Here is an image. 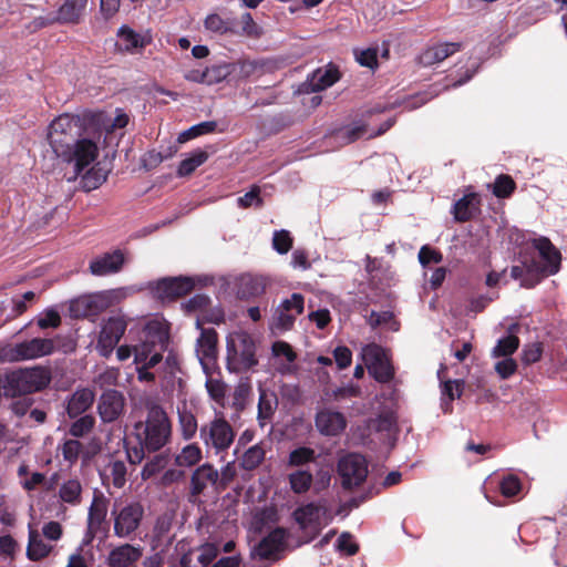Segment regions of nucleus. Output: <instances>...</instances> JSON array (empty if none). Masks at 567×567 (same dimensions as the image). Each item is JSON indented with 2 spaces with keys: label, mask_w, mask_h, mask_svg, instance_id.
Wrapping results in <instances>:
<instances>
[{
  "label": "nucleus",
  "mask_w": 567,
  "mask_h": 567,
  "mask_svg": "<svg viewBox=\"0 0 567 567\" xmlns=\"http://www.w3.org/2000/svg\"><path fill=\"white\" fill-rule=\"evenodd\" d=\"M144 420L133 424L132 437L135 445H126V455L131 464H140L146 453L161 451L172 437V424L164 409L155 403L147 402Z\"/></svg>",
  "instance_id": "f257e3e1"
},
{
  "label": "nucleus",
  "mask_w": 567,
  "mask_h": 567,
  "mask_svg": "<svg viewBox=\"0 0 567 567\" xmlns=\"http://www.w3.org/2000/svg\"><path fill=\"white\" fill-rule=\"evenodd\" d=\"M78 132V121L69 115H61L50 124L48 134L54 154L66 163H74L75 175L92 164L99 154V147L93 141H74Z\"/></svg>",
  "instance_id": "f03ea898"
},
{
  "label": "nucleus",
  "mask_w": 567,
  "mask_h": 567,
  "mask_svg": "<svg viewBox=\"0 0 567 567\" xmlns=\"http://www.w3.org/2000/svg\"><path fill=\"white\" fill-rule=\"evenodd\" d=\"M539 251V259H533L524 267L513 266L511 276L513 279H520V286L533 288L544 276L555 275L559 271L561 256L546 237H540L534 241Z\"/></svg>",
  "instance_id": "7ed1b4c3"
},
{
  "label": "nucleus",
  "mask_w": 567,
  "mask_h": 567,
  "mask_svg": "<svg viewBox=\"0 0 567 567\" xmlns=\"http://www.w3.org/2000/svg\"><path fill=\"white\" fill-rule=\"evenodd\" d=\"M52 380L47 367L18 369L0 380V393L6 398H17L45 389Z\"/></svg>",
  "instance_id": "20e7f679"
},
{
  "label": "nucleus",
  "mask_w": 567,
  "mask_h": 567,
  "mask_svg": "<svg viewBox=\"0 0 567 567\" xmlns=\"http://www.w3.org/2000/svg\"><path fill=\"white\" fill-rule=\"evenodd\" d=\"M256 342L246 331H234L226 339V363L231 372H246L258 363Z\"/></svg>",
  "instance_id": "39448f33"
},
{
  "label": "nucleus",
  "mask_w": 567,
  "mask_h": 567,
  "mask_svg": "<svg viewBox=\"0 0 567 567\" xmlns=\"http://www.w3.org/2000/svg\"><path fill=\"white\" fill-rule=\"evenodd\" d=\"M199 439L207 451L213 450L218 454L230 447L235 440V431L221 414H216L199 427Z\"/></svg>",
  "instance_id": "423d86ee"
},
{
  "label": "nucleus",
  "mask_w": 567,
  "mask_h": 567,
  "mask_svg": "<svg viewBox=\"0 0 567 567\" xmlns=\"http://www.w3.org/2000/svg\"><path fill=\"white\" fill-rule=\"evenodd\" d=\"M111 514L114 519V535L120 538H128L141 526L145 508L141 502L130 501L116 504Z\"/></svg>",
  "instance_id": "0eeeda50"
},
{
  "label": "nucleus",
  "mask_w": 567,
  "mask_h": 567,
  "mask_svg": "<svg viewBox=\"0 0 567 567\" xmlns=\"http://www.w3.org/2000/svg\"><path fill=\"white\" fill-rule=\"evenodd\" d=\"M168 339L165 323L157 320L150 321L145 327V340L133 349L135 363L141 364L158 349L166 350Z\"/></svg>",
  "instance_id": "6e6552de"
},
{
  "label": "nucleus",
  "mask_w": 567,
  "mask_h": 567,
  "mask_svg": "<svg viewBox=\"0 0 567 567\" xmlns=\"http://www.w3.org/2000/svg\"><path fill=\"white\" fill-rule=\"evenodd\" d=\"M127 328V320L123 315H114L103 320L97 337L96 350L100 355L109 358L118 344Z\"/></svg>",
  "instance_id": "1a4fd4ad"
},
{
  "label": "nucleus",
  "mask_w": 567,
  "mask_h": 567,
  "mask_svg": "<svg viewBox=\"0 0 567 567\" xmlns=\"http://www.w3.org/2000/svg\"><path fill=\"white\" fill-rule=\"evenodd\" d=\"M361 357L369 373L379 382L392 380L394 372L385 351L378 344H367L361 350Z\"/></svg>",
  "instance_id": "9d476101"
},
{
  "label": "nucleus",
  "mask_w": 567,
  "mask_h": 567,
  "mask_svg": "<svg viewBox=\"0 0 567 567\" xmlns=\"http://www.w3.org/2000/svg\"><path fill=\"white\" fill-rule=\"evenodd\" d=\"M55 350V342L48 338H33L14 344L8 351V360L11 362L34 360L50 355Z\"/></svg>",
  "instance_id": "9b49d317"
},
{
  "label": "nucleus",
  "mask_w": 567,
  "mask_h": 567,
  "mask_svg": "<svg viewBox=\"0 0 567 567\" xmlns=\"http://www.w3.org/2000/svg\"><path fill=\"white\" fill-rule=\"evenodd\" d=\"M301 529L318 534L329 522L328 508L322 502H310L297 507L292 514Z\"/></svg>",
  "instance_id": "f8f14e48"
},
{
  "label": "nucleus",
  "mask_w": 567,
  "mask_h": 567,
  "mask_svg": "<svg viewBox=\"0 0 567 567\" xmlns=\"http://www.w3.org/2000/svg\"><path fill=\"white\" fill-rule=\"evenodd\" d=\"M338 472L342 480L344 488L359 486L368 475V465L365 458L357 453H350L340 458Z\"/></svg>",
  "instance_id": "ddd939ff"
},
{
  "label": "nucleus",
  "mask_w": 567,
  "mask_h": 567,
  "mask_svg": "<svg viewBox=\"0 0 567 567\" xmlns=\"http://www.w3.org/2000/svg\"><path fill=\"white\" fill-rule=\"evenodd\" d=\"M303 302L300 293H292L290 298L282 300L275 310L272 328L279 331L290 330L296 318L303 311Z\"/></svg>",
  "instance_id": "4468645a"
},
{
  "label": "nucleus",
  "mask_w": 567,
  "mask_h": 567,
  "mask_svg": "<svg viewBox=\"0 0 567 567\" xmlns=\"http://www.w3.org/2000/svg\"><path fill=\"white\" fill-rule=\"evenodd\" d=\"M97 414L103 423H114L125 413V398L122 392L110 389L104 391L96 405Z\"/></svg>",
  "instance_id": "2eb2a0df"
},
{
  "label": "nucleus",
  "mask_w": 567,
  "mask_h": 567,
  "mask_svg": "<svg viewBox=\"0 0 567 567\" xmlns=\"http://www.w3.org/2000/svg\"><path fill=\"white\" fill-rule=\"evenodd\" d=\"M112 305V298L106 292L87 295L73 300L70 307L74 317H96Z\"/></svg>",
  "instance_id": "dca6fc26"
},
{
  "label": "nucleus",
  "mask_w": 567,
  "mask_h": 567,
  "mask_svg": "<svg viewBox=\"0 0 567 567\" xmlns=\"http://www.w3.org/2000/svg\"><path fill=\"white\" fill-rule=\"evenodd\" d=\"M286 533L282 528H276L264 537L257 546L254 547L251 556L260 560L279 558V554L285 548Z\"/></svg>",
  "instance_id": "f3484780"
},
{
  "label": "nucleus",
  "mask_w": 567,
  "mask_h": 567,
  "mask_svg": "<svg viewBox=\"0 0 567 567\" xmlns=\"http://www.w3.org/2000/svg\"><path fill=\"white\" fill-rule=\"evenodd\" d=\"M193 289V282L186 277L163 278L156 281L152 288L156 298L174 299L188 293Z\"/></svg>",
  "instance_id": "a211bd4d"
},
{
  "label": "nucleus",
  "mask_w": 567,
  "mask_h": 567,
  "mask_svg": "<svg viewBox=\"0 0 567 567\" xmlns=\"http://www.w3.org/2000/svg\"><path fill=\"white\" fill-rule=\"evenodd\" d=\"M315 421L317 430L328 436L340 434L347 426L344 415L331 409L318 411Z\"/></svg>",
  "instance_id": "6ab92c4d"
},
{
  "label": "nucleus",
  "mask_w": 567,
  "mask_h": 567,
  "mask_svg": "<svg viewBox=\"0 0 567 567\" xmlns=\"http://www.w3.org/2000/svg\"><path fill=\"white\" fill-rule=\"evenodd\" d=\"M143 549L140 546L123 544L112 549L107 556L110 567H136L142 558Z\"/></svg>",
  "instance_id": "aec40b11"
},
{
  "label": "nucleus",
  "mask_w": 567,
  "mask_h": 567,
  "mask_svg": "<svg viewBox=\"0 0 567 567\" xmlns=\"http://www.w3.org/2000/svg\"><path fill=\"white\" fill-rule=\"evenodd\" d=\"M219 478L218 471L209 463L198 466L190 476V494L196 496L214 486Z\"/></svg>",
  "instance_id": "412c9836"
},
{
  "label": "nucleus",
  "mask_w": 567,
  "mask_h": 567,
  "mask_svg": "<svg viewBox=\"0 0 567 567\" xmlns=\"http://www.w3.org/2000/svg\"><path fill=\"white\" fill-rule=\"evenodd\" d=\"M117 45L121 50L126 51L128 53H136L140 50L144 49L148 43H151L152 38L148 34H141L134 31L128 25H122L117 30Z\"/></svg>",
  "instance_id": "4be33fe9"
},
{
  "label": "nucleus",
  "mask_w": 567,
  "mask_h": 567,
  "mask_svg": "<svg viewBox=\"0 0 567 567\" xmlns=\"http://www.w3.org/2000/svg\"><path fill=\"white\" fill-rule=\"evenodd\" d=\"M124 256L120 250L106 252L90 262V271L94 276H107L121 270Z\"/></svg>",
  "instance_id": "5701e85b"
},
{
  "label": "nucleus",
  "mask_w": 567,
  "mask_h": 567,
  "mask_svg": "<svg viewBox=\"0 0 567 567\" xmlns=\"http://www.w3.org/2000/svg\"><path fill=\"white\" fill-rule=\"evenodd\" d=\"M95 393L89 388L78 389L66 401V413L74 419L85 413L94 403Z\"/></svg>",
  "instance_id": "b1692460"
},
{
  "label": "nucleus",
  "mask_w": 567,
  "mask_h": 567,
  "mask_svg": "<svg viewBox=\"0 0 567 567\" xmlns=\"http://www.w3.org/2000/svg\"><path fill=\"white\" fill-rule=\"evenodd\" d=\"M340 78L339 70L333 64L319 68L308 76L307 85L312 92H319L333 85Z\"/></svg>",
  "instance_id": "393cba45"
},
{
  "label": "nucleus",
  "mask_w": 567,
  "mask_h": 567,
  "mask_svg": "<svg viewBox=\"0 0 567 567\" xmlns=\"http://www.w3.org/2000/svg\"><path fill=\"white\" fill-rule=\"evenodd\" d=\"M173 525V514L164 513L163 515L158 516L153 530H152V538H151V545L153 549H157L159 547H167L173 536L171 534Z\"/></svg>",
  "instance_id": "a878e982"
},
{
  "label": "nucleus",
  "mask_w": 567,
  "mask_h": 567,
  "mask_svg": "<svg viewBox=\"0 0 567 567\" xmlns=\"http://www.w3.org/2000/svg\"><path fill=\"white\" fill-rule=\"evenodd\" d=\"M197 328L200 329V337L197 339L196 352L199 360L203 362L205 359L214 360L217 354L218 334L215 329H204L200 322L197 321Z\"/></svg>",
  "instance_id": "bb28decb"
},
{
  "label": "nucleus",
  "mask_w": 567,
  "mask_h": 567,
  "mask_svg": "<svg viewBox=\"0 0 567 567\" xmlns=\"http://www.w3.org/2000/svg\"><path fill=\"white\" fill-rule=\"evenodd\" d=\"M481 199L475 193L464 195L453 206L452 214L458 223L472 219L480 210Z\"/></svg>",
  "instance_id": "cd10ccee"
},
{
  "label": "nucleus",
  "mask_w": 567,
  "mask_h": 567,
  "mask_svg": "<svg viewBox=\"0 0 567 567\" xmlns=\"http://www.w3.org/2000/svg\"><path fill=\"white\" fill-rule=\"evenodd\" d=\"M461 48H462V44L457 43V42H447V43L436 44L434 47L426 49L421 54L420 59L424 65H426V66L432 65V64L440 63V62L444 61L450 55L458 52L461 50Z\"/></svg>",
  "instance_id": "c85d7f7f"
},
{
  "label": "nucleus",
  "mask_w": 567,
  "mask_h": 567,
  "mask_svg": "<svg viewBox=\"0 0 567 567\" xmlns=\"http://www.w3.org/2000/svg\"><path fill=\"white\" fill-rule=\"evenodd\" d=\"M83 486L79 478H68L61 483L58 492L62 504L78 506L82 502Z\"/></svg>",
  "instance_id": "c756f323"
},
{
  "label": "nucleus",
  "mask_w": 567,
  "mask_h": 567,
  "mask_svg": "<svg viewBox=\"0 0 567 567\" xmlns=\"http://www.w3.org/2000/svg\"><path fill=\"white\" fill-rule=\"evenodd\" d=\"M278 406V399L274 392L260 390L258 402V422L260 426H265L272 417Z\"/></svg>",
  "instance_id": "7c9ffc66"
},
{
  "label": "nucleus",
  "mask_w": 567,
  "mask_h": 567,
  "mask_svg": "<svg viewBox=\"0 0 567 567\" xmlns=\"http://www.w3.org/2000/svg\"><path fill=\"white\" fill-rule=\"evenodd\" d=\"M87 0H65L59 10V20L65 23L79 22Z\"/></svg>",
  "instance_id": "2f4dec72"
},
{
  "label": "nucleus",
  "mask_w": 567,
  "mask_h": 567,
  "mask_svg": "<svg viewBox=\"0 0 567 567\" xmlns=\"http://www.w3.org/2000/svg\"><path fill=\"white\" fill-rule=\"evenodd\" d=\"M52 547L47 545L35 529L30 528L29 530V544L27 547V556L31 560H40L47 557Z\"/></svg>",
  "instance_id": "473e14b6"
},
{
  "label": "nucleus",
  "mask_w": 567,
  "mask_h": 567,
  "mask_svg": "<svg viewBox=\"0 0 567 567\" xmlns=\"http://www.w3.org/2000/svg\"><path fill=\"white\" fill-rule=\"evenodd\" d=\"M202 457V449L196 443H189L175 456V464L179 467H190L196 465Z\"/></svg>",
  "instance_id": "72a5a7b5"
},
{
  "label": "nucleus",
  "mask_w": 567,
  "mask_h": 567,
  "mask_svg": "<svg viewBox=\"0 0 567 567\" xmlns=\"http://www.w3.org/2000/svg\"><path fill=\"white\" fill-rule=\"evenodd\" d=\"M290 488L296 494L307 493L312 483V474L308 471L297 470L288 475Z\"/></svg>",
  "instance_id": "f704fd0d"
},
{
  "label": "nucleus",
  "mask_w": 567,
  "mask_h": 567,
  "mask_svg": "<svg viewBox=\"0 0 567 567\" xmlns=\"http://www.w3.org/2000/svg\"><path fill=\"white\" fill-rule=\"evenodd\" d=\"M265 454V449L260 444H255L243 454L239 465L246 471H252L262 463Z\"/></svg>",
  "instance_id": "c9c22d12"
},
{
  "label": "nucleus",
  "mask_w": 567,
  "mask_h": 567,
  "mask_svg": "<svg viewBox=\"0 0 567 567\" xmlns=\"http://www.w3.org/2000/svg\"><path fill=\"white\" fill-rule=\"evenodd\" d=\"M464 389V382L461 380H449L444 382L442 388L443 394V410L444 412L451 411V402L462 395Z\"/></svg>",
  "instance_id": "e433bc0d"
},
{
  "label": "nucleus",
  "mask_w": 567,
  "mask_h": 567,
  "mask_svg": "<svg viewBox=\"0 0 567 567\" xmlns=\"http://www.w3.org/2000/svg\"><path fill=\"white\" fill-rule=\"evenodd\" d=\"M208 158L205 151L197 150L192 153L187 158L183 159L178 166V175L186 176L192 174L198 166L204 164Z\"/></svg>",
  "instance_id": "4c0bfd02"
},
{
  "label": "nucleus",
  "mask_w": 567,
  "mask_h": 567,
  "mask_svg": "<svg viewBox=\"0 0 567 567\" xmlns=\"http://www.w3.org/2000/svg\"><path fill=\"white\" fill-rule=\"evenodd\" d=\"M178 423L182 432V436L185 440H190L195 436L197 432V421L195 415L186 410H178Z\"/></svg>",
  "instance_id": "58836bf2"
},
{
  "label": "nucleus",
  "mask_w": 567,
  "mask_h": 567,
  "mask_svg": "<svg viewBox=\"0 0 567 567\" xmlns=\"http://www.w3.org/2000/svg\"><path fill=\"white\" fill-rule=\"evenodd\" d=\"M235 65L234 64H218V65H212L209 68L205 69V78H206V84L213 85L217 84L225 79H227L231 72L234 71Z\"/></svg>",
  "instance_id": "ea45409f"
},
{
  "label": "nucleus",
  "mask_w": 567,
  "mask_h": 567,
  "mask_svg": "<svg viewBox=\"0 0 567 567\" xmlns=\"http://www.w3.org/2000/svg\"><path fill=\"white\" fill-rule=\"evenodd\" d=\"M216 127H217V123L215 121L202 122V123L194 125V126L189 127L188 130L182 132L177 137V142L181 144L185 143V142H187L194 137H197L199 135L212 133L216 130Z\"/></svg>",
  "instance_id": "a19ab883"
},
{
  "label": "nucleus",
  "mask_w": 567,
  "mask_h": 567,
  "mask_svg": "<svg viewBox=\"0 0 567 567\" xmlns=\"http://www.w3.org/2000/svg\"><path fill=\"white\" fill-rule=\"evenodd\" d=\"M519 346V339L516 336H508L498 340L492 354L495 358L512 355Z\"/></svg>",
  "instance_id": "79ce46f5"
},
{
  "label": "nucleus",
  "mask_w": 567,
  "mask_h": 567,
  "mask_svg": "<svg viewBox=\"0 0 567 567\" xmlns=\"http://www.w3.org/2000/svg\"><path fill=\"white\" fill-rule=\"evenodd\" d=\"M167 455L159 453L150 458L141 472L143 480H148L159 473L167 464Z\"/></svg>",
  "instance_id": "37998d69"
},
{
  "label": "nucleus",
  "mask_w": 567,
  "mask_h": 567,
  "mask_svg": "<svg viewBox=\"0 0 567 567\" xmlns=\"http://www.w3.org/2000/svg\"><path fill=\"white\" fill-rule=\"evenodd\" d=\"M109 475L115 487L122 488L126 483L127 468L123 461H111L107 465Z\"/></svg>",
  "instance_id": "c03bdc74"
},
{
  "label": "nucleus",
  "mask_w": 567,
  "mask_h": 567,
  "mask_svg": "<svg viewBox=\"0 0 567 567\" xmlns=\"http://www.w3.org/2000/svg\"><path fill=\"white\" fill-rule=\"evenodd\" d=\"M95 425V419L91 414L80 416L70 426V434L74 437H82L89 434Z\"/></svg>",
  "instance_id": "a18cd8bd"
},
{
  "label": "nucleus",
  "mask_w": 567,
  "mask_h": 567,
  "mask_svg": "<svg viewBox=\"0 0 567 567\" xmlns=\"http://www.w3.org/2000/svg\"><path fill=\"white\" fill-rule=\"evenodd\" d=\"M315 450L302 446L290 452L288 464L290 466H302L309 462L315 461Z\"/></svg>",
  "instance_id": "49530a36"
},
{
  "label": "nucleus",
  "mask_w": 567,
  "mask_h": 567,
  "mask_svg": "<svg viewBox=\"0 0 567 567\" xmlns=\"http://www.w3.org/2000/svg\"><path fill=\"white\" fill-rule=\"evenodd\" d=\"M106 515V502L103 495L94 496L89 509V522L100 524Z\"/></svg>",
  "instance_id": "de8ad7c7"
},
{
  "label": "nucleus",
  "mask_w": 567,
  "mask_h": 567,
  "mask_svg": "<svg viewBox=\"0 0 567 567\" xmlns=\"http://www.w3.org/2000/svg\"><path fill=\"white\" fill-rule=\"evenodd\" d=\"M515 189V183L508 175H499L495 183L493 193L496 197L504 198L509 196Z\"/></svg>",
  "instance_id": "09e8293b"
},
{
  "label": "nucleus",
  "mask_w": 567,
  "mask_h": 567,
  "mask_svg": "<svg viewBox=\"0 0 567 567\" xmlns=\"http://www.w3.org/2000/svg\"><path fill=\"white\" fill-rule=\"evenodd\" d=\"M272 247L279 254H287L292 247V238L289 231L282 229L274 233Z\"/></svg>",
  "instance_id": "8fccbe9b"
},
{
  "label": "nucleus",
  "mask_w": 567,
  "mask_h": 567,
  "mask_svg": "<svg viewBox=\"0 0 567 567\" xmlns=\"http://www.w3.org/2000/svg\"><path fill=\"white\" fill-rule=\"evenodd\" d=\"M197 560L203 567H207L218 555L219 549L214 543H206L196 550Z\"/></svg>",
  "instance_id": "3c124183"
},
{
  "label": "nucleus",
  "mask_w": 567,
  "mask_h": 567,
  "mask_svg": "<svg viewBox=\"0 0 567 567\" xmlns=\"http://www.w3.org/2000/svg\"><path fill=\"white\" fill-rule=\"evenodd\" d=\"M374 426L378 432H385L388 435H391L398 430L396 417L391 412L383 413L374 421Z\"/></svg>",
  "instance_id": "603ef678"
},
{
  "label": "nucleus",
  "mask_w": 567,
  "mask_h": 567,
  "mask_svg": "<svg viewBox=\"0 0 567 567\" xmlns=\"http://www.w3.org/2000/svg\"><path fill=\"white\" fill-rule=\"evenodd\" d=\"M106 181V173L103 172L101 168H91L86 172L83 176V183L84 187L87 189H95L97 188L102 183Z\"/></svg>",
  "instance_id": "864d4df0"
},
{
  "label": "nucleus",
  "mask_w": 567,
  "mask_h": 567,
  "mask_svg": "<svg viewBox=\"0 0 567 567\" xmlns=\"http://www.w3.org/2000/svg\"><path fill=\"white\" fill-rule=\"evenodd\" d=\"M231 23L227 20H224L216 13L209 14L205 19V28L209 31L216 33H225L230 30Z\"/></svg>",
  "instance_id": "5fc2aeb1"
},
{
  "label": "nucleus",
  "mask_w": 567,
  "mask_h": 567,
  "mask_svg": "<svg viewBox=\"0 0 567 567\" xmlns=\"http://www.w3.org/2000/svg\"><path fill=\"white\" fill-rule=\"evenodd\" d=\"M120 377V371L114 368H109L101 372L95 379L94 383L100 388L116 385Z\"/></svg>",
  "instance_id": "6e6d98bb"
},
{
  "label": "nucleus",
  "mask_w": 567,
  "mask_h": 567,
  "mask_svg": "<svg viewBox=\"0 0 567 567\" xmlns=\"http://www.w3.org/2000/svg\"><path fill=\"white\" fill-rule=\"evenodd\" d=\"M37 323L41 329L58 328L61 324V317L58 311L49 309L38 318Z\"/></svg>",
  "instance_id": "4d7b16f0"
},
{
  "label": "nucleus",
  "mask_w": 567,
  "mask_h": 567,
  "mask_svg": "<svg viewBox=\"0 0 567 567\" xmlns=\"http://www.w3.org/2000/svg\"><path fill=\"white\" fill-rule=\"evenodd\" d=\"M357 62L370 69H373L378 64L377 59V50L375 49H365L361 51H354Z\"/></svg>",
  "instance_id": "13d9d810"
},
{
  "label": "nucleus",
  "mask_w": 567,
  "mask_h": 567,
  "mask_svg": "<svg viewBox=\"0 0 567 567\" xmlns=\"http://www.w3.org/2000/svg\"><path fill=\"white\" fill-rule=\"evenodd\" d=\"M516 369H517V363L515 362L514 359H512L509 357H504L503 360L496 362V364H495V371L498 373V375L502 379L509 378L512 374L515 373Z\"/></svg>",
  "instance_id": "bf43d9fd"
},
{
  "label": "nucleus",
  "mask_w": 567,
  "mask_h": 567,
  "mask_svg": "<svg viewBox=\"0 0 567 567\" xmlns=\"http://www.w3.org/2000/svg\"><path fill=\"white\" fill-rule=\"evenodd\" d=\"M215 523V514L204 511L197 520V530L202 535H209L213 533V527Z\"/></svg>",
  "instance_id": "052dcab7"
},
{
  "label": "nucleus",
  "mask_w": 567,
  "mask_h": 567,
  "mask_svg": "<svg viewBox=\"0 0 567 567\" xmlns=\"http://www.w3.org/2000/svg\"><path fill=\"white\" fill-rule=\"evenodd\" d=\"M259 187L254 186L249 192H247L244 196H240L237 199V203L240 207L247 208L256 204L257 206H261L262 200L259 197Z\"/></svg>",
  "instance_id": "680f3d73"
},
{
  "label": "nucleus",
  "mask_w": 567,
  "mask_h": 567,
  "mask_svg": "<svg viewBox=\"0 0 567 567\" xmlns=\"http://www.w3.org/2000/svg\"><path fill=\"white\" fill-rule=\"evenodd\" d=\"M502 494L506 497H512L518 494L520 491V482L515 476H507L501 483Z\"/></svg>",
  "instance_id": "e2e57ef3"
},
{
  "label": "nucleus",
  "mask_w": 567,
  "mask_h": 567,
  "mask_svg": "<svg viewBox=\"0 0 567 567\" xmlns=\"http://www.w3.org/2000/svg\"><path fill=\"white\" fill-rule=\"evenodd\" d=\"M442 259V255L439 251L430 248L429 246L421 247L419 251V260L423 266H426L431 262L440 264Z\"/></svg>",
  "instance_id": "0e129e2a"
},
{
  "label": "nucleus",
  "mask_w": 567,
  "mask_h": 567,
  "mask_svg": "<svg viewBox=\"0 0 567 567\" xmlns=\"http://www.w3.org/2000/svg\"><path fill=\"white\" fill-rule=\"evenodd\" d=\"M365 132L367 128L364 125H358L339 131L338 138L342 140L344 143H351L360 138Z\"/></svg>",
  "instance_id": "69168bd1"
},
{
  "label": "nucleus",
  "mask_w": 567,
  "mask_h": 567,
  "mask_svg": "<svg viewBox=\"0 0 567 567\" xmlns=\"http://www.w3.org/2000/svg\"><path fill=\"white\" fill-rule=\"evenodd\" d=\"M82 450V444L78 440H68L62 447L63 457L66 461L74 462Z\"/></svg>",
  "instance_id": "338daca9"
},
{
  "label": "nucleus",
  "mask_w": 567,
  "mask_h": 567,
  "mask_svg": "<svg viewBox=\"0 0 567 567\" xmlns=\"http://www.w3.org/2000/svg\"><path fill=\"white\" fill-rule=\"evenodd\" d=\"M333 357L339 369H346L351 364L352 353L347 347H337L333 351Z\"/></svg>",
  "instance_id": "774afa93"
}]
</instances>
